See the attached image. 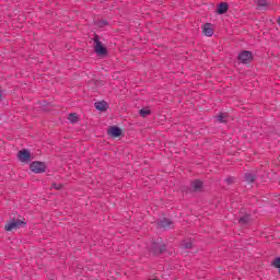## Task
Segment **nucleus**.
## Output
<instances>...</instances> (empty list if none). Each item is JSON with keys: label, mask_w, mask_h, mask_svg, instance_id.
I'll use <instances>...</instances> for the list:
<instances>
[{"label": "nucleus", "mask_w": 280, "mask_h": 280, "mask_svg": "<svg viewBox=\"0 0 280 280\" xmlns=\"http://www.w3.org/2000/svg\"><path fill=\"white\" fill-rule=\"evenodd\" d=\"M93 24L95 25V27H101V28L110 25V23H108L106 20H94Z\"/></svg>", "instance_id": "2eb2a0df"}, {"label": "nucleus", "mask_w": 280, "mask_h": 280, "mask_svg": "<svg viewBox=\"0 0 280 280\" xmlns=\"http://www.w3.org/2000/svg\"><path fill=\"white\" fill-rule=\"evenodd\" d=\"M182 248L184 250H191V248H194V243L191 241L187 242V241H184L182 243Z\"/></svg>", "instance_id": "6ab92c4d"}, {"label": "nucleus", "mask_w": 280, "mask_h": 280, "mask_svg": "<svg viewBox=\"0 0 280 280\" xmlns=\"http://www.w3.org/2000/svg\"><path fill=\"white\" fill-rule=\"evenodd\" d=\"M277 23H278V25H280V16L278 18Z\"/></svg>", "instance_id": "a878e982"}, {"label": "nucleus", "mask_w": 280, "mask_h": 280, "mask_svg": "<svg viewBox=\"0 0 280 280\" xmlns=\"http://www.w3.org/2000/svg\"><path fill=\"white\" fill-rule=\"evenodd\" d=\"M253 218L250 214L245 213L238 218V224L240 226H248L252 222Z\"/></svg>", "instance_id": "9d476101"}, {"label": "nucleus", "mask_w": 280, "mask_h": 280, "mask_svg": "<svg viewBox=\"0 0 280 280\" xmlns=\"http://www.w3.org/2000/svg\"><path fill=\"white\" fill-rule=\"evenodd\" d=\"M217 14H226V12H229V2H220L218 5H217Z\"/></svg>", "instance_id": "9b49d317"}, {"label": "nucleus", "mask_w": 280, "mask_h": 280, "mask_svg": "<svg viewBox=\"0 0 280 280\" xmlns=\"http://www.w3.org/2000/svg\"><path fill=\"white\" fill-rule=\"evenodd\" d=\"M68 120L70 124H78V121H80V117H78V113H70L68 115Z\"/></svg>", "instance_id": "a211bd4d"}, {"label": "nucleus", "mask_w": 280, "mask_h": 280, "mask_svg": "<svg viewBox=\"0 0 280 280\" xmlns=\"http://www.w3.org/2000/svg\"><path fill=\"white\" fill-rule=\"evenodd\" d=\"M226 119H229V114L226 113H220L218 116H217V121H219V124H226Z\"/></svg>", "instance_id": "f3484780"}, {"label": "nucleus", "mask_w": 280, "mask_h": 280, "mask_svg": "<svg viewBox=\"0 0 280 280\" xmlns=\"http://www.w3.org/2000/svg\"><path fill=\"white\" fill-rule=\"evenodd\" d=\"M257 179V175L255 173H245L244 174V180L245 183H248L249 185L255 183Z\"/></svg>", "instance_id": "4468645a"}, {"label": "nucleus", "mask_w": 280, "mask_h": 280, "mask_svg": "<svg viewBox=\"0 0 280 280\" xmlns=\"http://www.w3.org/2000/svg\"><path fill=\"white\" fill-rule=\"evenodd\" d=\"M139 115L143 118L150 117V115H152V110L148 108H142L139 110Z\"/></svg>", "instance_id": "aec40b11"}, {"label": "nucleus", "mask_w": 280, "mask_h": 280, "mask_svg": "<svg viewBox=\"0 0 280 280\" xmlns=\"http://www.w3.org/2000/svg\"><path fill=\"white\" fill-rule=\"evenodd\" d=\"M237 60L242 62V65H250L253 60H255V56L250 50H243L238 54Z\"/></svg>", "instance_id": "423d86ee"}, {"label": "nucleus", "mask_w": 280, "mask_h": 280, "mask_svg": "<svg viewBox=\"0 0 280 280\" xmlns=\"http://www.w3.org/2000/svg\"><path fill=\"white\" fill-rule=\"evenodd\" d=\"M30 170L33 174H45L47 172V164L42 161H33L30 164Z\"/></svg>", "instance_id": "39448f33"}, {"label": "nucleus", "mask_w": 280, "mask_h": 280, "mask_svg": "<svg viewBox=\"0 0 280 280\" xmlns=\"http://www.w3.org/2000/svg\"><path fill=\"white\" fill-rule=\"evenodd\" d=\"M18 159L21 163H32V152L27 149H22L18 152Z\"/></svg>", "instance_id": "0eeeda50"}, {"label": "nucleus", "mask_w": 280, "mask_h": 280, "mask_svg": "<svg viewBox=\"0 0 280 280\" xmlns=\"http://www.w3.org/2000/svg\"><path fill=\"white\" fill-rule=\"evenodd\" d=\"M258 5L259 8H268L270 4L268 3V0H258Z\"/></svg>", "instance_id": "4be33fe9"}, {"label": "nucleus", "mask_w": 280, "mask_h": 280, "mask_svg": "<svg viewBox=\"0 0 280 280\" xmlns=\"http://www.w3.org/2000/svg\"><path fill=\"white\" fill-rule=\"evenodd\" d=\"M93 43L94 45H98L100 43H102V37L97 34H94Z\"/></svg>", "instance_id": "5701e85b"}, {"label": "nucleus", "mask_w": 280, "mask_h": 280, "mask_svg": "<svg viewBox=\"0 0 280 280\" xmlns=\"http://www.w3.org/2000/svg\"><path fill=\"white\" fill-rule=\"evenodd\" d=\"M27 226V222H25V218L16 219L13 218L10 220L8 224L4 225V231H18V229H25Z\"/></svg>", "instance_id": "7ed1b4c3"}, {"label": "nucleus", "mask_w": 280, "mask_h": 280, "mask_svg": "<svg viewBox=\"0 0 280 280\" xmlns=\"http://www.w3.org/2000/svg\"><path fill=\"white\" fill-rule=\"evenodd\" d=\"M94 106L96 110H100L101 113H106L108 110V103L106 101H98L94 103Z\"/></svg>", "instance_id": "f8f14e48"}, {"label": "nucleus", "mask_w": 280, "mask_h": 280, "mask_svg": "<svg viewBox=\"0 0 280 280\" xmlns=\"http://www.w3.org/2000/svg\"><path fill=\"white\" fill-rule=\"evenodd\" d=\"M107 135L108 137H112V139H119V137L124 136V131L118 126H109Z\"/></svg>", "instance_id": "1a4fd4ad"}, {"label": "nucleus", "mask_w": 280, "mask_h": 280, "mask_svg": "<svg viewBox=\"0 0 280 280\" xmlns=\"http://www.w3.org/2000/svg\"><path fill=\"white\" fill-rule=\"evenodd\" d=\"M65 187L63 184H58V183H52L51 184V189H56L57 191H60Z\"/></svg>", "instance_id": "412c9836"}, {"label": "nucleus", "mask_w": 280, "mask_h": 280, "mask_svg": "<svg viewBox=\"0 0 280 280\" xmlns=\"http://www.w3.org/2000/svg\"><path fill=\"white\" fill-rule=\"evenodd\" d=\"M270 266H271V268H276V270H278V272L280 273V256L275 257L271 260Z\"/></svg>", "instance_id": "dca6fc26"}, {"label": "nucleus", "mask_w": 280, "mask_h": 280, "mask_svg": "<svg viewBox=\"0 0 280 280\" xmlns=\"http://www.w3.org/2000/svg\"><path fill=\"white\" fill-rule=\"evenodd\" d=\"M225 183H226V185H233V183H235V177H228L225 179Z\"/></svg>", "instance_id": "b1692460"}, {"label": "nucleus", "mask_w": 280, "mask_h": 280, "mask_svg": "<svg viewBox=\"0 0 280 280\" xmlns=\"http://www.w3.org/2000/svg\"><path fill=\"white\" fill-rule=\"evenodd\" d=\"M3 101V92H1V90H0V102H2Z\"/></svg>", "instance_id": "393cba45"}, {"label": "nucleus", "mask_w": 280, "mask_h": 280, "mask_svg": "<svg viewBox=\"0 0 280 280\" xmlns=\"http://www.w3.org/2000/svg\"><path fill=\"white\" fill-rule=\"evenodd\" d=\"M184 194H202L205 191V182L201 179H192L190 180L189 186L183 187Z\"/></svg>", "instance_id": "f03ea898"}, {"label": "nucleus", "mask_w": 280, "mask_h": 280, "mask_svg": "<svg viewBox=\"0 0 280 280\" xmlns=\"http://www.w3.org/2000/svg\"><path fill=\"white\" fill-rule=\"evenodd\" d=\"M156 229H161L162 231H170L175 229L174 221L172 219H167L165 217L158 219L154 221Z\"/></svg>", "instance_id": "20e7f679"}, {"label": "nucleus", "mask_w": 280, "mask_h": 280, "mask_svg": "<svg viewBox=\"0 0 280 280\" xmlns=\"http://www.w3.org/2000/svg\"><path fill=\"white\" fill-rule=\"evenodd\" d=\"M202 30H203L205 36H208V37L213 36V24L206 23L203 24Z\"/></svg>", "instance_id": "ddd939ff"}, {"label": "nucleus", "mask_w": 280, "mask_h": 280, "mask_svg": "<svg viewBox=\"0 0 280 280\" xmlns=\"http://www.w3.org/2000/svg\"><path fill=\"white\" fill-rule=\"evenodd\" d=\"M94 52L98 58H106V56H108V48L101 42L94 45Z\"/></svg>", "instance_id": "6e6552de"}, {"label": "nucleus", "mask_w": 280, "mask_h": 280, "mask_svg": "<svg viewBox=\"0 0 280 280\" xmlns=\"http://www.w3.org/2000/svg\"><path fill=\"white\" fill-rule=\"evenodd\" d=\"M148 252L153 257H161L167 253V243L163 242V238L152 240L148 246Z\"/></svg>", "instance_id": "f257e3e1"}]
</instances>
